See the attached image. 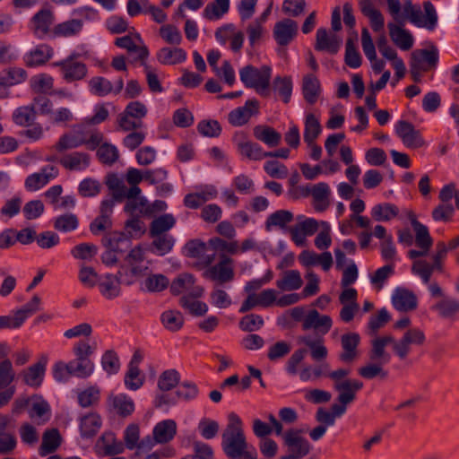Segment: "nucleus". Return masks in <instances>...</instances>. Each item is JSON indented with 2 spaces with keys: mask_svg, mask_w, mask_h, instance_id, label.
Here are the masks:
<instances>
[{
  "mask_svg": "<svg viewBox=\"0 0 459 459\" xmlns=\"http://www.w3.org/2000/svg\"><path fill=\"white\" fill-rule=\"evenodd\" d=\"M221 447L230 459H256L255 450H247L243 421L235 412L228 415V424L221 435Z\"/></svg>",
  "mask_w": 459,
  "mask_h": 459,
  "instance_id": "f257e3e1",
  "label": "nucleus"
},
{
  "mask_svg": "<svg viewBox=\"0 0 459 459\" xmlns=\"http://www.w3.org/2000/svg\"><path fill=\"white\" fill-rule=\"evenodd\" d=\"M83 28V22L80 19H71L60 22L53 27L52 37L70 38L78 35Z\"/></svg>",
  "mask_w": 459,
  "mask_h": 459,
  "instance_id": "7c9ffc66",
  "label": "nucleus"
},
{
  "mask_svg": "<svg viewBox=\"0 0 459 459\" xmlns=\"http://www.w3.org/2000/svg\"><path fill=\"white\" fill-rule=\"evenodd\" d=\"M256 140L263 142L269 147H276L281 143V134L269 126H256L253 129Z\"/></svg>",
  "mask_w": 459,
  "mask_h": 459,
  "instance_id": "4c0bfd02",
  "label": "nucleus"
},
{
  "mask_svg": "<svg viewBox=\"0 0 459 459\" xmlns=\"http://www.w3.org/2000/svg\"><path fill=\"white\" fill-rule=\"evenodd\" d=\"M96 347L87 341L80 340L73 347L74 359L70 360V368H74V377L79 378L89 377L94 370V363L91 356L95 352Z\"/></svg>",
  "mask_w": 459,
  "mask_h": 459,
  "instance_id": "20e7f679",
  "label": "nucleus"
},
{
  "mask_svg": "<svg viewBox=\"0 0 459 459\" xmlns=\"http://www.w3.org/2000/svg\"><path fill=\"white\" fill-rule=\"evenodd\" d=\"M322 132L319 120L312 113L307 114L305 119L304 141L307 145H311Z\"/></svg>",
  "mask_w": 459,
  "mask_h": 459,
  "instance_id": "de8ad7c7",
  "label": "nucleus"
},
{
  "mask_svg": "<svg viewBox=\"0 0 459 459\" xmlns=\"http://www.w3.org/2000/svg\"><path fill=\"white\" fill-rule=\"evenodd\" d=\"M124 271L126 272V269L122 265L116 275L108 273L105 275V279L99 283V290L105 299L117 298L121 294V283L130 285L134 282L133 279L124 278Z\"/></svg>",
  "mask_w": 459,
  "mask_h": 459,
  "instance_id": "1a4fd4ad",
  "label": "nucleus"
},
{
  "mask_svg": "<svg viewBox=\"0 0 459 459\" xmlns=\"http://www.w3.org/2000/svg\"><path fill=\"white\" fill-rule=\"evenodd\" d=\"M303 284L300 273L297 270L284 272L281 279L276 281V286L281 290H296Z\"/></svg>",
  "mask_w": 459,
  "mask_h": 459,
  "instance_id": "49530a36",
  "label": "nucleus"
},
{
  "mask_svg": "<svg viewBox=\"0 0 459 459\" xmlns=\"http://www.w3.org/2000/svg\"><path fill=\"white\" fill-rule=\"evenodd\" d=\"M101 365L108 374H117L120 368V361L117 352L113 350L106 351L101 358Z\"/></svg>",
  "mask_w": 459,
  "mask_h": 459,
  "instance_id": "338daca9",
  "label": "nucleus"
},
{
  "mask_svg": "<svg viewBox=\"0 0 459 459\" xmlns=\"http://www.w3.org/2000/svg\"><path fill=\"white\" fill-rule=\"evenodd\" d=\"M199 394V388L195 383L192 381H184L179 384L176 396L178 399L184 401H191L195 399Z\"/></svg>",
  "mask_w": 459,
  "mask_h": 459,
  "instance_id": "774afa93",
  "label": "nucleus"
},
{
  "mask_svg": "<svg viewBox=\"0 0 459 459\" xmlns=\"http://www.w3.org/2000/svg\"><path fill=\"white\" fill-rule=\"evenodd\" d=\"M264 325V321L260 315L248 314L243 316L239 323V328L244 332H255L261 329Z\"/></svg>",
  "mask_w": 459,
  "mask_h": 459,
  "instance_id": "69168bd1",
  "label": "nucleus"
},
{
  "mask_svg": "<svg viewBox=\"0 0 459 459\" xmlns=\"http://www.w3.org/2000/svg\"><path fill=\"white\" fill-rule=\"evenodd\" d=\"M360 336L357 333H345L341 338L342 352L339 354V360L343 363H352L358 357V346Z\"/></svg>",
  "mask_w": 459,
  "mask_h": 459,
  "instance_id": "aec40b11",
  "label": "nucleus"
},
{
  "mask_svg": "<svg viewBox=\"0 0 459 459\" xmlns=\"http://www.w3.org/2000/svg\"><path fill=\"white\" fill-rule=\"evenodd\" d=\"M56 16L49 8H41L30 19L28 27L32 34L39 39L52 36Z\"/></svg>",
  "mask_w": 459,
  "mask_h": 459,
  "instance_id": "423d86ee",
  "label": "nucleus"
},
{
  "mask_svg": "<svg viewBox=\"0 0 459 459\" xmlns=\"http://www.w3.org/2000/svg\"><path fill=\"white\" fill-rule=\"evenodd\" d=\"M408 218L411 221V224L416 233L415 242L416 245L425 250H429L432 246V238L429 232V229L427 226L420 223L415 215L414 212H411L408 214Z\"/></svg>",
  "mask_w": 459,
  "mask_h": 459,
  "instance_id": "c756f323",
  "label": "nucleus"
},
{
  "mask_svg": "<svg viewBox=\"0 0 459 459\" xmlns=\"http://www.w3.org/2000/svg\"><path fill=\"white\" fill-rule=\"evenodd\" d=\"M114 204L111 200H102L100 205V214L91 222L90 231L98 236L100 233L112 228L111 216L114 210Z\"/></svg>",
  "mask_w": 459,
  "mask_h": 459,
  "instance_id": "2eb2a0df",
  "label": "nucleus"
},
{
  "mask_svg": "<svg viewBox=\"0 0 459 459\" xmlns=\"http://www.w3.org/2000/svg\"><path fill=\"white\" fill-rule=\"evenodd\" d=\"M106 185L112 192L111 197L106 200L113 201L114 205L116 203H122V197L124 196L122 192L126 186L122 180L116 174H109L106 178Z\"/></svg>",
  "mask_w": 459,
  "mask_h": 459,
  "instance_id": "052dcab7",
  "label": "nucleus"
},
{
  "mask_svg": "<svg viewBox=\"0 0 459 459\" xmlns=\"http://www.w3.org/2000/svg\"><path fill=\"white\" fill-rule=\"evenodd\" d=\"M37 110L33 105H24L16 108L12 114L13 122L21 127L30 126L37 118Z\"/></svg>",
  "mask_w": 459,
  "mask_h": 459,
  "instance_id": "c9c22d12",
  "label": "nucleus"
},
{
  "mask_svg": "<svg viewBox=\"0 0 459 459\" xmlns=\"http://www.w3.org/2000/svg\"><path fill=\"white\" fill-rule=\"evenodd\" d=\"M112 405L121 417H127L134 411L133 399L126 394H118L112 398Z\"/></svg>",
  "mask_w": 459,
  "mask_h": 459,
  "instance_id": "603ef678",
  "label": "nucleus"
},
{
  "mask_svg": "<svg viewBox=\"0 0 459 459\" xmlns=\"http://www.w3.org/2000/svg\"><path fill=\"white\" fill-rule=\"evenodd\" d=\"M438 62V50L434 48L432 49H420L411 54V63L421 65L427 63L429 67H436Z\"/></svg>",
  "mask_w": 459,
  "mask_h": 459,
  "instance_id": "864d4df0",
  "label": "nucleus"
},
{
  "mask_svg": "<svg viewBox=\"0 0 459 459\" xmlns=\"http://www.w3.org/2000/svg\"><path fill=\"white\" fill-rule=\"evenodd\" d=\"M47 364L48 357L45 355L41 356L37 363L30 366L22 372L24 383L31 387H39L42 384Z\"/></svg>",
  "mask_w": 459,
  "mask_h": 459,
  "instance_id": "412c9836",
  "label": "nucleus"
},
{
  "mask_svg": "<svg viewBox=\"0 0 459 459\" xmlns=\"http://www.w3.org/2000/svg\"><path fill=\"white\" fill-rule=\"evenodd\" d=\"M399 209L395 204L384 203L376 204L371 211V215L377 221H387L396 217Z\"/></svg>",
  "mask_w": 459,
  "mask_h": 459,
  "instance_id": "09e8293b",
  "label": "nucleus"
},
{
  "mask_svg": "<svg viewBox=\"0 0 459 459\" xmlns=\"http://www.w3.org/2000/svg\"><path fill=\"white\" fill-rule=\"evenodd\" d=\"M139 427L136 424H130L125 430V442L128 449L132 450L138 447L141 450L150 449L152 446V441L150 437L143 439L140 443L139 440Z\"/></svg>",
  "mask_w": 459,
  "mask_h": 459,
  "instance_id": "e433bc0d",
  "label": "nucleus"
},
{
  "mask_svg": "<svg viewBox=\"0 0 459 459\" xmlns=\"http://www.w3.org/2000/svg\"><path fill=\"white\" fill-rule=\"evenodd\" d=\"M301 432L300 429H291L284 433L283 439L290 454L303 458L310 453L312 446L308 440L301 436Z\"/></svg>",
  "mask_w": 459,
  "mask_h": 459,
  "instance_id": "4468645a",
  "label": "nucleus"
},
{
  "mask_svg": "<svg viewBox=\"0 0 459 459\" xmlns=\"http://www.w3.org/2000/svg\"><path fill=\"white\" fill-rule=\"evenodd\" d=\"M272 89L278 93L281 100L288 104L290 101L293 82L290 76H276L272 83Z\"/></svg>",
  "mask_w": 459,
  "mask_h": 459,
  "instance_id": "37998d69",
  "label": "nucleus"
},
{
  "mask_svg": "<svg viewBox=\"0 0 459 459\" xmlns=\"http://www.w3.org/2000/svg\"><path fill=\"white\" fill-rule=\"evenodd\" d=\"M179 381L180 374L178 370L167 369L160 374L158 379V387L163 392L170 391L179 384Z\"/></svg>",
  "mask_w": 459,
  "mask_h": 459,
  "instance_id": "13d9d810",
  "label": "nucleus"
},
{
  "mask_svg": "<svg viewBox=\"0 0 459 459\" xmlns=\"http://www.w3.org/2000/svg\"><path fill=\"white\" fill-rule=\"evenodd\" d=\"M157 60L164 65L181 64L186 59V52L180 48L164 47L156 54Z\"/></svg>",
  "mask_w": 459,
  "mask_h": 459,
  "instance_id": "2f4dec72",
  "label": "nucleus"
},
{
  "mask_svg": "<svg viewBox=\"0 0 459 459\" xmlns=\"http://www.w3.org/2000/svg\"><path fill=\"white\" fill-rule=\"evenodd\" d=\"M41 303V299L38 295H34L29 302L24 304L21 308L15 310V313L22 325L29 317L40 310Z\"/></svg>",
  "mask_w": 459,
  "mask_h": 459,
  "instance_id": "bf43d9fd",
  "label": "nucleus"
},
{
  "mask_svg": "<svg viewBox=\"0 0 459 459\" xmlns=\"http://www.w3.org/2000/svg\"><path fill=\"white\" fill-rule=\"evenodd\" d=\"M403 24L388 23L389 35L394 43L402 50H409L413 46L412 35L406 30L403 29Z\"/></svg>",
  "mask_w": 459,
  "mask_h": 459,
  "instance_id": "cd10ccee",
  "label": "nucleus"
},
{
  "mask_svg": "<svg viewBox=\"0 0 459 459\" xmlns=\"http://www.w3.org/2000/svg\"><path fill=\"white\" fill-rule=\"evenodd\" d=\"M358 39L356 31H352L351 35L346 40L345 46V63L351 68H358L361 65V56L356 47L355 42Z\"/></svg>",
  "mask_w": 459,
  "mask_h": 459,
  "instance_id": "58836bf2",
  "label": "nucleus"
},
{
  "mask_svg": "<svg viewBox=\"0 0 459 459\" xmlns=\"http://www.w3.org/2000/svg\"><path fill=\"white\" fill-rule=\"evenodd\" d=\"M124 88V81L119 78L113 85L109 80L102 76L92 77L89 81L90 91L97 96H107L109 93L119 94Z\"/></svg>",
  "mask_w": 459,
  "mask_h": 459,
  "instance_id": "6ab92c4d",
  "label": "nucleus"
},
{
  "mask_svg": "<svg viewBox=\"0 0 459 459\" xmlns=\"http://www.w3.org/2000/svg\"><path fill=\"white\" fill-rule=\"evenodd\" d=\"M301 90L304 100L308 104L314 105L321 94L320 81L315 74H307L302 79Z\"/></svg>",
  "mask_w": 459,
  "mask_h": 459,
  "instance_id": "bb28decb",
  "label": "nucleus"
},
{
  "mask_svg": "<svg viewBox=\"0 0 459 459\" xmlns=\"http://www.w3.org/2000/svg\"><path fill=\"white\" fill-rule=\"evenodd\" d=\"M298 23L294 20L286 18L275 23L273 35L281 47L288 46L298 34Z\"/></svg>",
  "mask_w": 459,
  "mask_h": 459,
  "instance_id": "dca6fc26",
  "label": "nucleus"
},
{
  "mask_svg": "<svg viewBox=\"0 0 459 459\" xmlns=\"http://www.w3.org/2000/svg\"><path fill=\"white\" fill-rule=\"evenodd\" d=\"M81 55L77 52L71 53L66 58L56 62L62 78L68 83L83 80L88 73L87 65L79 60Z\"/></svg>",
  "mask_w": 459,
  "mask_h": 459,
  "instance_id": "39448f33",
  "label": "nucleus"
},
{
  "mask_svg": "<svg viewBox=\"0 0 459 459\" xmlns=\"http://www.w3.org/2000/svg\"><path fill=\"white\" fill-rule=\"evenodd\" d=\"M104 247L108 249L116 251L117 253L125 252L131 245L130 237L120 231L107 233L101 240Z\"/></svg>",
  "mask_w": 459,
  "mask_h": 459,
  "instance_id": "c85d7f7f",
  "label": "nucleus"
},
{
  "mask_svg": "<svg viewBox=\"0 0 459 459\" xmlns=\"http://www.w3.org/2000/svg\"><path fill=\"white\" fill-rule=\"evenodd\" d=\"M176 224L174 216L170 213H166L154 219L149 229L150 236L168 234L167 232L171 230Z\"/></svg>",
  "mask_w": 459,
  "mask_h": 459,
  "instance_id": "a18cd8bd",
  "label": "nucleus"
},
{
  "mask_svg": "<svg viewBox=\"0 0 459 459\" xmlns=\"http://www.w3.org/2000/svg\"><path fill=\"white\" fill-rule=\"evenodd\" d=\"M115 44L118 48L127 50L131 62L146 61L149 56V49L143 44L139 34H136L134 37L126 35L117 38Z\"/></svg>",
  "mask_w": 459,
  "mask_h": 459,
  "instance_id": "9d476101",
  "label": "nucleus"
},
{
  "mask_svg": "<svg viewBox=\"0 0 459 459\" xmlns=\"http://www.w3.org/2000/svg\"><path fill=\"white\" fill-rule=\"evenodd\" d=\"M233 142L237 146V151L241 156L251 160H261L266 158V152L262 146L248 140L244 133L236 134L233 137Z\"/></svg>",
  "mask_w": 459,
  "mask_h": 459,
  "instance_id": "f8f14e48",
  "label": "nucleus"
},
{
  "mask_svg": "<svg viewBox=\"0 0 459 459\" xmlns=\"http://www.w3.org/2000/svg\"><path fill=\"white\" fill-rule=\"evenodd\" d=\"M152 242L150 246V251L157 255H165L169 253L175 244V238L169 234H161L150 236Z\"/></svg>",
  "mask_w": 459,
  "mask_h": 459,
  "instance_id": "ea45409f",
  "label": "nucleus"
},
{
  "mask_svg": "<svg viewBox=\"0 0 459 459\" xmlns=\"http://www.w3.org/2000/svg\"><path fill=\"white\" fill-rule=\"evenodd\" d=\"M180 306L187 309L189 313L195 316H204L208 311L206 303L199 300H193L189 296H182L179 300Z\"/></svg>",
  "mask_w": 459,
  "mask_h": 459,
  "instance_id": "680f3d73",
  "label": "nucleus"
},
{
  "mask_svg": "<svg viewBox=\"0 0 459 459\" xmlns=\"http://www.w3.org/2000/svg\"><path fill=\"white\" fill-rule=\"evenodd\" d=\"M102 425V420L98 413L91 412L81 419L80 431L83 438H91L97 435Z\"/></svg>",
  "mask_w": 459,
  "mask_h": 459,
  "instance_id": "72a5a7b5",
  "label": "nucleus"
},
{
  "mask_svg": "<svg viewBox=\"0 0 459 459\" xmlns=\"http://www.w3.org/2000/svg\"><path fill=\"white\" fill-rule=\"evenodd\" d=\"M160 320L164 327L171 332H177L184 325V317L179 311L167 310L160 316Z\"/></svg>",
  "mask_w": 459,
  "mask_h": 459,
  "instance_id": "5fc2aeb1",
  "label": "nucleus"
},
{
  "mask_svg": "<svg viewBox=\"0 0 459 459\" xmlns=\"http://www.w3.org/2000/svg\"><path fill=\"white\" fill-rule=\"evenodd\" d=\"M61 443V437L56 429H48L42 437V443L39 446V453L41 456L54 453Z\"/></svg>",
  "mask_w": 459,
  "mask_h": 459,
  "instance_id": "79ce46f5",
  "label": "nucleus"
},
{
  "mask_svg": "<svg viewBox=\"0 0 459 459\" xmlns=\"http://www.w3.org/2000/svg\"><path fill=\"white\" fill-rule=\"evenodd\" d=\"M316 50L326 51L332 55H335L339 51L342 40L337 35H329L325 29L319 28L316 31Z\"/></svg>",
  "mask_w": 459,
  "mask_h": 459,
  "instance_id": "b1692460",
  "label": "nucleus"
},
{
  "mask_svg": "<svg viewBox=\"0 0 459 459\" xmlns=\"http://www.w3.org/2000/svg\"><path fill=\"white\" fill-rule=\"evenodd\" d=\"M385 364L382 361H371L359 368V375L366 379H373L377 377L385 379L388 377V371L383 368Z\"/></svg>",
  "mask_w": 459,
  "mask_h": 459,
  "instance_id": "3c124183",
  "label": "nucleus"
},
{
  "mask_svg": "<svg viewBox=\"0 0 459 459\" xmlns=\"http://www.w3.org/2000/svg\"><path fill=\"white\" fill-rule=\"evenodd\" d=\"M333 325V320L330 316L321 315L316 309H311L305 316L302 323V329L307 331L314 329L316 335H325Z\"/></svg>",
  "mask_w": 459,
  "mask_h": 459,
  "instance_id": "ddd939ff",
  "label": "nucleus"
},
{
  "mask_svg": "<svg viewBox=\"0 0 459 459\" xmlns=\"http://www.w3.org/2000/svg\"><path fill=\"white\" fill-rule=\"evenodd\" d=\"M203 276L221 284L231 281L235 276L234 260L227 255L221 254L220 261L205 270Z\"/></svg>",
  "mask_w": 459,
  "mask_h": 459,
  "instance_id": "6e6552de",
  "label": "nucleus"
},
{
  "mask_svg": "<svg viewBox=\"0 0 459 459\" xmlns=\"http://www.w3.org/2000/svg\"><path fill=\"white\" fill-rule=\"evenodd\" d=\"M79 220L74 213H65L54 220V229L60 232H71L78 228Z\"/></svg>",
  "mask_w": 459,
  "mask_h": 459,
  "instance_id": "6e6d98bb",
  "label": "nucleus"
},
{
  "mask_svg": "<svg viewBox=\"0 0 459 459\" xmlns=\"http://www.w3.org/2000/svg\"><path fill=\"white\" fill-rule=\"evenodd\" d=\"M141 65L143 66V73L146 77V82L148 88L152 93H160L164 91L161 82L159 79L156 68L148 65L146 61L140 62Z\"/></svg>",
  "mask_w": 459,
  "mask_h": 459,
  "instance_id": "4d7b16f0",
  "label": "nucleus"
},
{
  "mask_svg": "<svg viewBox=\"0 0 459 459\" xmlns=\"http://www.w3.org/2000/svg\"><path fill=\"white\" fill-rule=\"evenodd\" d=\"M434 309L437 310L442 317H452L459 312V300L444 299L435 305Z\"/></svg>",
  "mask_w": 459,
  "mask_h": 459,
  "instance_id": "e2e57ef3",
  "label": "nucleus"
},
{
  "mask_svg": "<svg viewBox=\"0 0 459 459\" xmlns=\"http://www.w3.org/2000/svg\"><path fill=\"white\" fill-rule=\"evenodd\" d=\"M96 156L101 164L111 166L119 159V152L114 144L104 143L98 148Z\"/></svg>",
  "mask_w": 459,
  "mask_h": 459,
  "instance_id": "8fccbe9b",
  "label": "nucleus"
},
{
  "mask_svg": "<svg viewBox=\"0 0 459 459\" xmlns=\"http://www.w3.org/2000/svg\"><path fill=\"white\" fill-rule=\"evenodd\" d=\"M359 7L361 13L369 19L370 26L375 32L383 30L385 19L379 10H377L372 0H359Z\"/></svg>",
  "mask_w": 459,
  "mask_h": 459,
  "instance_id": "393cba45",
  "label": "nucleus"
},
{
  "mask_svg": "<svg viewBox=\"0 0 459 459\" xmlns=\"http://www.w3.org/2000/svg\"><path fill=\"white\" fill-rule=\"evenodd\" d=\"M426 341V336L419 328L408 329L403 336L394 342V351L401 359H404L411 352V345L421 346Z\"/></svg>",
  "mask_w": 459,
  "mask_h": 459,
  "instance_id": "9b49d317",
  "label": "nucleus"
},
{
  "mask_svg": "<svg viewBox=\"0 0 459 459\" xmlns=\"http://www.w3.org/2000/svg\"><path fill=\"white\" fill-rule=\"evenodd\" d=\"M195 277L187 273H180L169 285L170 293L174 296L186 293L189 298L199 299L204 295V288L195 284Z\"/></svg>",
  "mask_w": 459,
  "mask_h": 459,
  "instance_id": "0eeeda50",
  "label": "nucleus"
},
{
  "mask_svg": "<svg viewBox=\"0 0 459 459\" xmlns=\"http://www.w3.org/2000/svg\"><path fill=\"white\" fill-rule=\"evenodd\" d=\"M298 342L309 348L310 356L316 361L323 360L327 357L328 351L324 345V339L321 336H299Z\"/></svg>",
  "mask_w": 459,
  "mask_h": 459,
  "instance_id": "a878e982",
  "label": "nucleus"
},
{
  "mask_svg": "<svg viewBox=\"0 0 459 459\" xmlns=\"http://www.w3.org/2000/svg\"><path fill=\"white\" fill-rule=\"evenodd\" d=\"M259 110V102L255 99L247 100L245 105L238 107L229 113L228 120L233 126H242L246 125L255 114Z\"/></svg>",
  "mask_w": 459,
  "mask_h": 459,
  "instance_id": "f3484780",
  "label": "nucleus"
},
{
  "mask_svg": "<svg viewBox=\"0 0 459 459\" xmlns=\"http://www.w3.org/2000/svg\"><path fill=\"white\" fill-rule=\"evenodd\" d=\"M217 191L213 186L200 193H190L184 197V205L190 209H197L209 199L214 198Z\"/></svg>",
  "mask_w": 459,
  "mask_h": 459,
  "instance_id": "c03bdc74",
  "label": "nucleus"
},
{
  "mask_svg": "<svg viewBox=\"0 0 459 459\" xmlns=\"http://www.w3.org/2000/svg\"><path fill=\"white\" fill-rule=\"evenodd\" d=\"M294 215L290 211L288 210H277L271 213L265 221V230L267 231L272 230L273 227L285 230L287 225L292 222Z\"/></svg>",
  "mask_w": 459,
  "mask_h": 459,
  "instance_id": "a19ab883",
  "label": "nucleus"
},
{
  "mask_svg": "<svg viewBox=\"0 0 459 459\" xmlns=\"http://www.w3.org/2000/svg\"><path fill=\"white\" fill-rule=\"evenodd\" d=\"M177 433V425L173 420H165L159 422L152 430L156 443H168L173 439Z\"/></svg>",
  "mask_w": 459,
  "mask_h": 459,
  "instance_id": "f704fd0d",
  "label": "nucleus"
},
{
  "mask_svg": "<svg viewBox=\"0 0 459 459\" xmlns=\"http://www.w3.org/2000/svg\"><path fill=\"white\" fill-rule=\"evenodd\" d=\"M351 370L340 368L333 370L330 379L333 389L338 392L337 401L340 403H351L356 400V394L363 388V383L355 378H349Z\"/></svg>",
  "mask_w": 459,
  "mask_h": 459,
  "instance_id": "f03ea898",
  "label": "nucleus"
},
{
  "mask_svg": "<svg viewBox=\"0 0 459 459\" xmlns=\"http://www.w3.org/2000/svg\"><path fill=\"white\" fill-rule=\"evenodd\" d=\"M124 211L131 215H133L135 212H140L143 214H152V211L148 205L147 199L143 196H140L139 198L127 199Z\"/></svg>",
  "mask_w": 459,
  "mask_h": 459,
  "instance_id": "0e129e2a",
  "label": "nucleus"
},
{
  "mask_svg": "<svg viewBox=\"0 0 459 459\" xmlns=\"http://www.w3.org/2000/svg\"><path fill=\"white\" fill-rule=\"evenodd\" d=\"M271 77L272 68L269 65L257 68L247 65L239 70V78L245 87L255 90L263 97L269 96Z\"/></svg>",
  "mask_w": 459,
  "mask_h": 459,
  "instance_id": "7ed1b4c3",
  "label": "nucleus"
},
{
  "mask_svg": "<svg viewBox=\"0 0 459 459\" xmlns=\"http://www.w3.org/2000/svg\"><path fill=\"white\" fill-rule=\"evenodd\" d=\"M57 161L65 169L81 171L90 166L91 157L86 152H74L63 155Z\"/></svg>",
  "mask_w": 459,
  "mask_h": 459,
  "instance_id": "5701e85b",
  "label": "nucleus"
},
{
  "mask_svg": "<svg viewBox=\"0 0 459 459\" xmlns=\"http://www.w3.org/2000/svg\"><path fill=\"white\" fill-rule=\"evenodd\" d=\"M392 303L396 310L408 312L416 309L418 300L412 291L403 288H396L392 296Z\"/></svg>",
  "mask_w": 459,
  "mask_h": 459,
  "instance_id": "4be33fe9",
  "label": "nucleus"
},
{
  "mask_svg": "<svg viewBox=\"0 0 459 459\" xmlns=\"http://www.w3.org/2000/svg\"><path fill=\"white\" fill-rule=\"evenodd\" d=\"M27 77V72L23 68L8 67L0 71V85L9 90L10 87L25 82Z\"/></svg>",
  "mask_w": 459,
  "mask_h": 459,
  "instance_id": "473e14b6",
  "label": "nucleus"
},
{
  "mask_svg": "<svg viewBox=\"0 0 459 459\" xmlns=\"http://www.w3.org/2000/svg\"><path fill=\"white\" fill-rule=\"evenodd\" d=\"M53 55L54 49L49 45L41 43L27 52L22 60L27 67L33 68L45 65Z\"/></svg>",
  "mask_w": 459,
  "mask_h": 459,
  "instance_id": "a211bd4d",
  "label": "nucleus"
}]
</instances>
